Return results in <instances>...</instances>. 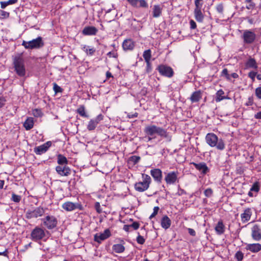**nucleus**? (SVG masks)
I'll return each mask as SVG.
<instances>
[{"label":"nucleus","instance_id":"55","mask_svg":"<svg viewBox=\"0 0 261 261\" xmlns=\"http://www.w3.org/2000/svg\"><path fill=\"white\" fill-rule=\"evenodd\" d=\"M202 0H195L194 4L195 8H201L203 5L202 3Z\"/></svg>","mask_w":261,"mask_h":261},{"label":"nucleus","instance_id":"42","mask_svg":"<svg viewBox=\"0 0 261 261\" xmlns=\"http://www.w3.org/2000/svg\"><path fill=\"white\" fill-rule=\"evenodd\" d=\"M141 160L139 156L133 155L129 158V161L132 162L134 165L137 164Z\"/></svg>","mask_w":261,"mask_h":261},{"label":"nucleus","instance_id":"52","mask_svg":"<svg viewBox=\"0 0 261 261\" xmlns=\"http://www.w3.org/2000/svg\"><path fill=\"white\" fill-rule=\"evenodd\" d=\"M204 195L207 197H211L213 194V190L211 188L206 189L204 192Z\"/></svg>","mask_w":261,"mask_h":261},{"label":"nucleus","instance_id":"32","mask_svg":"<svg viewBox=\"0 0 261 261\" xmlns=\"http://www.w3.org/2000/svg\"><path fill=\"white\" fill-rule=\"evenodd\" d=\"M229 98L224 95V92L223 90L220 89L216 94L215 101L218 102L223 99H227Z\"/></svg>","mask_w":261,"mask_h":261},{"label":"nucleus","instance_id":"49","mask_svg":"<svg viewBox=\"0 0 261 261\" xmlns=\"http://www.w3.org/2000/svg\"><path fill=\"white\" fill-rule=\"evenodd\" d=\"M53 89L56 93H60L63 91V89L56 83L54 84Z\"/></svg>","mask_w":261,"mask_h":261},{"label":"nucleus","instance_id":"7","mask_svg":"<svg viewBox=\"0 0 261 261\" xmlns=\"http://www.w3.org/2000/svg\"><path fill=\"white\" fill-rule=\"evenodd\" d=\"M165 176L164 180L167 185H174L178 182V176L179 172L177 170L165 173Z\"/></svg>","mask_w":261,"mask_h":261},{"label":"nucleus","instance_id":"58","mask_svg":"<svg viewBox=\"0 0 261 261\" xmlns=\"http://www.w3.org/2000/svg\"><path fill=\"white\" fill-rule=\"evenodd\" d=\"M6 102V99L4 97H0V109L5 106Z\"/></svg>","mask_w":261,"mask_h":261},{"label":"nucleus","instance_id":"62","mask_svg":"<svg viewBox=\"0 0 261 261\" xmlns=\"http://www.w3.org/2000/svg\"><path fill=\"white\" fill-rule=\"evenodd\" d=\"M253 103V99L252 97H249L248 101L246 102V105L247 106H252Z\"/></svg>","mask_w":261,"mask_h":261},{"label":"nucleus","instance_id":"1","mask_svg":"<svg viewBox=\"0 0 261 261\" xmlns=\"http://www.w3.org/2000/svg\"><path fill=\"white\" fill-rule=\"evenodd\" d=\"M144 132L146 135L148 136V141H150L152 139L150 136L152 137L155 134L158 135L162 138L166 139L168 142H170L172 139V136L167 132V129L155 125L146 126L144 129Z\"/></svg>","mask_w":261,"mask_h":261},{"label":"nucleus","instance_id":"5","mask_svg":"<svg viewBox=\"0 0 261 261\" xmlns=\"http://www.w3.org/2000/svg\"><path fill=\"white\" fill-rule=\"evenodd\" d=\"M44 42L41 37H38L29 41H23L22 45L26 49H38L44 46Z\"/></svg>","mask_w":261,"mask_h":261},{"label":"nucleus","instance_id":"21","mask_svg":"<svg viewBox=\"0 0 261 261\" xmlns=\"http://www.w3.org/2000/svg\"><path fill=\"white\" fill-rule=\"evenodd\" d=\"M44 213V210L42 207H37L32 212L27 214L28 218H37L38 217L42 216Z\"/></svg>","mask_w":261,"mask_h":261},{"label":"nucleus","instance_id":"20","mask_svg":"<svg viewBox=\"0 0 261 261\" xmlns=\"http://www.w3.org/2000/svg\"><path fill=\"white\" fill-rule=\"evenodd\" d=\"M252 215L251 208H247L244 210L243 213L241 214V219L243 223H246L250 220Z\"/></svg>","mask_w":261,"mask_h":261},{"label":"nucleus","instance_id":"48","mask_svg":"<svg viewBox=\"0 0 261 261\" xmlns=\"http://www.w3.org/2000/svg\"><path fill=\"white\" fill-rule=\"evenodd\" d=\"M160 210V207L159 206H155L153 208V212L151 214V215L149 216V219H152L154 218L158 213Z\"/></svg>","mask_w":261,"mask_h":261},{"label":"nucleus","instance_id":"38","mask_svg":"<svg viewBox=\"0 0 261 261\" xmlns=\"http://www.w3.org/2000/svg\"><path fill=\"white\" fill-rule=\"evenodd\" d=\"M76 112L82 117L86 118H88L89 117L85 112V108L83 105L80 106L77 109Z\"/></svg>","mask_w":261,"mask_h":261},{"label":"nucleus","instance_id":"31","mask_svg":"<svg viewBox=\"0 0 261 261\" xmlns=\"http://www.w3.org/2000/svg\"><path fill=\"white\" fill-rule=\"evenodd\" d=\"M34 124V119L32 117H28L23 123V126L26 130H30L32 129Z\"/></svg>","mask_w":261,"mask_h":261},{"label":"nucleus","instance_id":"2","mask_svg":"<svg viewBox=\"0 0 261 261\" xmlns=\"http://www.w3.org/2000/svg\"><path fill=\"white\" fill-rule=\"evenodd\" d=\"M206 143L212 147H216L218 150H223L225 148V144L222 138L219 139L214 133H208L205 136Z\"/></svg>","mask_w":261,"mask_h":261},{"label":"nucleus","instance_id":"9","mask_svg":"<svg viewBox=\"0 0 261 261\" xmlns=\"http://www.w3.org/2000/svg\"><path fill=\"white\" fill-rule=\"evenodd\" d=\"M44 225L48 229H52L55 228L58 223L56 218L53 216H47L42 219Z\"/></svg>","mask_w":261,"mask_h":261},{"label":"nucleus","instance_id":"60","mask_svg":"<svg viewBox=\"0 0 261 261\" xmlns=\"http://www.w3.org/2000/svg\"><path fill=\"white\" fill-rule=\"evenodd\" d=\"M190 24L191 29H195L197 27L196 23L193 20L190 21Z\"/></svg>","mask_w":261,"mask_h":261},{"label":"nucleus","instance_id":"10","mask_svg":"<svg viewBox=\"0 0 261 261\" xmlns=\"http://www.w3.org/2000/svg\"><path fill=\"white\" fill-rule=\"evenodd\" d=\"M103 119L102 114H99L95 118L91 119L87 125V128L89 131L94 130L99 122Z\"/></svg>","mask_w":261,"mask_h":261},{"label":"nucleus","instance_id":"64","mask_svg":"<svg viewBox=\"0 0 261 261\" xmlns=\"http://www.w3.org/2000/svg\"><path fill=\"white\" fill-rule=\"evenodd\" d=\"M254 118L257 119H261V111L255 114Z\"/></svg>","mask_w":261,"mask_h":261},{"label":"nucleus","instance_id":"8","mask_svg":"<svg viewBox=\"0 0 261 261\" xmlns=\"http://www.w3.org/2000/svg\"><path fill=\"white\" fill-rule=\"evenodd\" d=\"M45 236L44 229L38 226L36 227L31 232V239L34 241L42 240Z\"/></svg>","mask_w":261,"mask_h":261},{"label":"nucleus","instance_id":"26","mask_svg":"<svg viewBox=\"0 0 261 261\" xmlns=\"http://www.w3.org/2000/svg\"><path fill=\"white\" fill-rule=\"evenodd\" d=\"M221 76H224L225 79L228 81L231 80V77L233 79H238L239 75L237 73H232L231 74L228 73L227 69L224 68L221 72Z\"/></svg>","mask_w":261,"mask_h":261},{"label":"nucleus","instance_id":"35","mask_svg":"<svg viewBox=\"0 0 261 261\" xmlns=\"http://www.w3.org/2000/svg\"><path fill=\"white\" fill-rule=\"evenodd\" d=\"M112 249L116 253H121L124 251L125 247L123 244H116L113 245Z\"/></svg>","mask_w":261,"mask_h":261},{"label":"nucleus","instance_id":"13","mask_svg":"<svg viewBox=\"0 0 261 261\" xmlns=\"http://www.w3.org/2000/svg\"><path fill=\"white\" fill-rule=\"evenodd\" d=\"M251 237L255 241L261 240V229L259 225L255 224L251 228Z\"/></svg>","mask_w":261,"mask_h":261},{"label":"nucleus","instance_id":"14","mask_svg":"<svg viewBox=\"0 0 261 261\" xmlns=\"http://www.w3.org/2000/svg\"><path fill=\"white\" fill-rule=\"evenodd\" d=\"M52 142L51 141H47L43 144L34 148V152L37 154H41L45 153L48 148L51 146Z\"/></svg>","mask_w":261,"mask_h":261},{"label":"nucleus","instance_id":"28","mask_svg":"<svg viewBox=\"0 0 261 261\" xmlns=\"http://www.w3.org/2000/svg\"><path fill=\"white\" fill-rule=\"evenodd\" d=\"M202 98V93L201 92V91L200 90H197V91H196L195 92H194L190 98V99L191 100V101L193 103V102H197L198 101H199L201 98Z\"/></svg>","mask_w":261,"mask_h":261},{"label":"nucleus","instance_id":"34","mask_svg":"<svg viewBox=\"0 0 261 261\" xmlns=\"http://www.w3.org/2000/svg\"><path fill=\"white\" fill-rule=\"evenodd\" d=\"M162 8L159 5H154L152 10V16L156 18L160 16L162 14Z\"/></svg>","mask_w":261,"mask_h":261},{"label":"nucleus","instance_id":"11","mask_svg":"<svg viewBox=\"0 0 261 261\" xmlns=\"http://www.w3.org/2000/svg\"><path fill=\"white\" fill-rule=\"evenodd\" d=\"M111 231L109 228H108L105 229L102 233H96L94 236V240L98 244H100L102 241L108 239L111 237Z\"/></svg>","mask_w":261,"mask_h":261},{"label":"nucleus","instance_id":"22","mask_svg":"<svg viewBox=\"0 0 261 261\" xmlns=\"http://www.w3.org/2000/svg\"><path fill=\"white\" fill-rule=\"evenodd\" d=\"M245 248L252 253H257L261 250V244L259 243L247 244Z\"/></svg>","mask_w":261,"mask_h":261},{"label":"nucleus","instance_id":"24","mask_svg":"<svg viewBox=\"0 0 261 261\" xmlns=\"http://www.w3.org/2000/svg\"><path fill=\"white\" fill-rule=\"evenodd\" d=\"M78 204L68 201L62 204V208L66 211H72L78 208Z\"/></svg>","mask_w":261,"mask_h":261},{"label":"nucleus","instance_id":"46","mask_svg":"<svg viewBox=\"0 0 261 261\" xmlns=\"http://www.w3.org/2000/svg\"><path fill=\"white\" fill-rule=\"evenodd\" d=\"M9 16V13L4 10H0V18L5 19Z\"/></svg>","mask_w":261,"mask_h":261},{"label":"nucleus","instance_id":"12","mask_svg":"<svg viewBox=\"0 0 261 261\" xmlns=\"http://www.w3.org/2000/svg\"><path fill=\"white\" fill-rule=\"evenodd\" d=\"M57 173L62 176H67L71 174V170L67 165L57 166L56 167Z\"/></svg>","mask_w":261,"mask_h":261},{"label":"nucleus","instance_id":"16","mask_svg":"<svg viewBox=\"0 0 261 261\" xmlns=\"http://www.w3.org/2000/svg\"><path fill=\"white\" fill-rule=\"evenodd\" d=\"M127 2L133 7L139 8H146L148 5L145 0H126Z\"/></svg>","mask_w":261,"mask_h":261},{"label":"nucleus","instance_id":"29","mask_svg":"<svg viewBox=\"0 0 261 261\" xmlns=\"http://www.w3.org/2000/svg\"><path fill=\"white\" fill-rule=\"evenodd\" d=\"M194 16L195 19L199 22H202L204 19V15L201 12V8H195Z\"/></svg>","mask_w":261,"mask_h":261},{"label":"nucleus","instance_id":"57","mask_svg":"<svg viewBox=\"0 0 261 261\" xmlns=\"http://www.w3.org/2000/svg\"><path fill=\"white\" fill-rule=\"evenodd\" d=\"M130 226L134 230H137L139 228L140 224L138 222H134Z\"/></svg>","mask_w":261,"mask_h":261},{"label":"nucleus","instance_id":"63","mask_svg":"<svg viewBox=\"0 0 261 261\" xmlns=\"http://www.w3.org/2000/svg\"><path fill=\"white\" fill-rule=\"evenodd\" d=\"M130 225H124L123 226V230H124L126 232H128L129 231L130 228Z\"/></svg>","mask_w":261,"mask_h":261},{"label":"nucleus","instance_id":"56","mask_svg":"<svg viewBox=\"0 0 261 261\" xmlns=\"http://www.w3.org/2000/svg\"><path fill=\"white\" fill-rule=\"evenodd\" d=\"M217 11L220 13H222L223 12V5L222 4H220L218 5L216 7Z\"/></svg>","mask_w":261,"mask_h":261},{"label":"nucleus","instance_id":"6","mask_svg":"<svg viewBox=\"0 0 261 261\" xmlns=\"http://www.w3.org/2000/svg\"><path fill=\"white\" fill-rule=\"evenodd\" d=\"M156 70L160 75L168 78H171L174 74L173 69L166 64L159 65L157 67Z\"/></svg>","mask_w":261,"mask_h":261},{"label":"nucleus","instance_id":"18","mask_svg":"<svg viewBox=\"0 0 261 261\" xmlns=\"http://www.w3.org/2000/svg\"><path fill=\"white\" fill-rule=\"evenodd\" d=\"M193 165L195 168L198 171L201 172L203 174H205L209 171V169L207 167L206 164L204 162H201L199 163H196L192 162L191 163Z\"/></svg>","mask_w":261,"mask_h":261},{"label":"nucleus","instance_id":"17","mask_svg":"<svg viewBox=\"0 0 261 261\" xmlns=\"http://www.w3.org/2000/svg\"><path fill=\"white\" fill-rule=\"evenodd\" d=\"M122 46L124 51H131L135 46V42L132 39H126L123 41Z\"/></svg>","mask_w":261,"mask_h":261},{"label":"nucleus","instance_id":"45","mask_svg":"<svg viewBox=\"0 0 261 261\" xmlns=\"http://www.w3.org/2000/svg\"><path fill=\"white\" fill-rule=\"evenodd\" d=\"M146 64V72L149 73L152 71V65L150 61L145 62Z\"/></svg>","mask_w":261,"mask_h":261},{"label":"nucleus","instance_id":"59","mask_svg":"<svg viewBox=\"0 0 261 261\" xmlns=\"http://www.w3.org/2000/svg\"><path fill=\"white\" fill-rule=\"evenodd\" d=\"M249 4L248 5L246 6V9L250 10V9H253L255 7V4L254 3H247Z\"/></svg>","mask_w":261,"mask_h":261},{"label":"nucleus","instance_id":"19","mask_svg":"<svg viewBox=\"0 0 261 261\" xmlns=\"http://www.w3.org/2000/svg\"><path fill=\"white\" fill-rule=\"evenodd\" d=\"M260 184L259 182L256 181L255 182L252 186L251 188L250 189L248 193V195L250 197H255L257 196L258 192L260 190Z\"/></svg>","mask_w":261,"mask_h":261},{"label":"nucleus","instance_id":"15","mask_svg":"<svg viewBox=\"0 0 261 261\" xmlns=\"http://www.w3.org/2000/svg\"><path fill=\"white\" fill-rule=\"evenodd\" d=\"M150 175L153 178L155 181L161 183L163 178L162 171L161 169L155 168L150 170Z\"/></svg>","mask_w":261,"mask_h":261},{"label":"nucleus","instance_id":"40","mask_svg":"<svg viewBox=\"0 0 261 261\" xmlns=\"http://www.w3.org/2000/svg\"><path fill=\"white\" fill-rule=\"evenodd\" d=\"M16 2V0H9L6 2H1V5L2 9L5 8L7 6L11 4H15Z\"/></svg>","mask_w":261,"mask_h":261},{"label":"nucleus","instance_id":"44","mask_svg":"<svg viewBox=\"0 0 261 261\" xmlns=\"http://www.w3.org/2000/svg\"><path fill=\"white\" fill-rule=\"evenodd\" d=\"M244 168L241 165H237L236 170V173L238 174L241 175L244 172Z\"/></svg>","mask_w":261,"mask_h":261},{"label":"nucleus","instance_id":"39","mask_svg":"<svg viewBox=\"0 0 261 261\" xmlns=\"http://www.w3.org/2000/svg\"><path fill=\"white\" fill-rule=\"evenodd\" d=\"M143 57L145 62L150 61L151 58V51L150 49L145 50L143 54Z\"/></svg>","mask_w":261,"mask_h":261},{"label":"nucleus","instance_id":"47","mask_svg":"<svg viewBox=\"0 0 261 261\" xmlns=\"http://www.w3.org/2000/svg\"><path fill=\"white\" fill-rule=\"evenodd\" d=\"M248 76L251 79L252 82H254L255 76H257V72L251 71L248 73Z\"/></svg>","mask_w":261,"mask_h":261},{"label":"nucleus","instance_id":"53","mask_svg":"<svg viewBox=\"0 0 261 261\" xmlns=\"http://www.w3.org/2000/svg\"><path fill=\"white\" fill-rule=\"evenodd\" d=\"M255 94L258 99H261V87L256 88Z\"/></svg>","mask_w":261,"mask_h":261},{"label":"nucleus","instance_id":"25","mask_svg":"<svg viewBox=\"0 0 261 261\" xmlns=\"http://www.w3.org/2000/svg\"><path fill=\"white\" fill-rule=\"evenodd\" d=\"M215 230L218 235L223 234L225 230V226L223 224L222 220H219L216 224Z\"/></svg>","mask_w":261,"mask_h":261},{"label":"nucleus","instance_id":"37","mask_svg":"<svg viewBox=\"0 0 261 261\" xmlns=\"http://www.w3.org/2000/svg\"><path fill=\"white\" fill-rule=\"evenodd\" d=\"M82 49L88 56L93 55L96 51V49L94 47H90V46L86 45H83Z\"/></svg>","mask_w":261,"mask_h":261},{"label":"nucleus","instance_id":"33","mask_svg":"<svg viewBox=\"0 0 261 261\" xmlns=\"http://www.w3.org/2000/svg\"><path fill=\"white\" fill-rule=\"evenodd\" d=\"M57 163L58 166L67 165L68 161L67 159L63 154H58L57 155Z\"/></svg>","mask_w":261,"mask_h":261},{"label":"nucleus","instance_id":"23","mask_svg":"<svg viewBox=\"0 0 261 261\" xmlns=\"http://www.w3.org/2000/svg\"><path fill=\"white\" fill-rule=\"evenodd\" d=\"M98 30L93 26L86 27L82 31V33L84 35H95L97 33Z\"/></svg>","mask_w":261,"mask_h":261},{"label":"nucleus","instance_id":"30","mask_svg":"<svg viewBox=\"0 0 261 261\" xmlns=\"http://www.w3.org/2000/svg\"><path fill=\"white\" fill-rule=\"evenodd\" d=\"M246 66L247 68L256 69L258 67L257 64L254 58L250 57L246 62Z\"/></svg>","mask_w":261,"mask_h":261},{"label":"nucleus","instance_id":"3","mask_svg":"<svg viewBox=\"0 0 261 261\" xmlns=\"http://www.w3.org/2000/svg\"><path fill=\"white\" fill-rule=\"evenodd\" d=\"M142 181L136 182L135 184V189L139 192H142L147 190L149 187L151 182V178L147 174H142Z\"/></svg>","mask_w":261,"mask_h":261},{"label":"nucleus","instance_id":"41","mask_svg":"<svg viewBox=\"0 0 261 261\" xmlns=\"http://www.w3.org/2000/svg\"><path fill=\"white\" fill-rule=\"evenodd\" d=\"M234 258L237 261H242L244 258V253L241 251H238L234 255Z\"/></svg>","mask_w":261,"mask_h":261},{"label":"nucleus","instance_id":"54","mask_svg":"<svg viewBox=\"0 0 261 261\" xmlns=\"http://www.w3.org/2000/svg\"><path fill=\"white\" fill-rule=\"evenodd\" d=\"M107 56L109 58H117L118 55L117 52L116 51H110L107 54Z\"/></svg>","mask_w":261,"mask_h":261},{"label":"nucleus","instance_id":"4","mask_svg":"<svg viewBox=\"0 0 261 261\" xmlns=\"http://www.w3.org/2000/svg\"><path fill=\"white\" fill-rule=\"evenodd\" d=\"M242 33L241 38L244 44H253L256 39V35L251 30H244L241 31Z\"/></svg>","mask_w":261,"mask_h":261},{"label":"nucleus","instance_id":"36","mask_svg":"<svg viewBox=\"0 0 261 261\" xmlns=\"http://www.w3.org/2000/svg\"><path fill=\"white\" fill-rule=\"evenodd\" d=\"M25 74V70L23 65H21L19 59L17 58V75L23 76Z\"/></svg>","mask_w":261,"mask_h":261},{"label":"nucleus","instance_id":"50","mask_svg":"<svg viewBox=\"0 0 261 261\" xmlns=\"http://www.w3.org/2000/svg\"><path fill=\"white\" fill-rule=\"evenodd\" d=\"M136 240L137 243L141 245L143 244L145 242V240L144 239L143 237L140 234L137 237Z\"/></svg>","mask_w":261,"mask_h":261},{"label":"nucleus","instance_id":"61","mask_svg":"<svg viewBox=\"0 0 261 261\" xmlns=\"http://www.w3.org/2000/svg\"><path fill=\"white\" fill-rule=\"evenodd\" d=\"M188 232H189V233L191 236H193V237H194V236H196V232H195V231L193 229H192V228H189L188 229Z\"/></svg>","mask_w":261,"mask_h":261},{"label":"nucleus","instance_id":"43","mask_svg":"<svg viewBox=\"0 0 261 261\" xmlns=\"http://www.w3.org/2000/svg\"><path fill=\"white\" fill-rule=\"evenodd\" d=\"M33 115L36 117H40L43 115V113L40 109H36L33 110Z\"/></svg>","mask_w":261,"mask_h":261},{"label":"nucleus","instance_id":"27","mask_svg":"<svg viewBox=\"0 0 261 261\" xmlns=\"http://www.w3.org/2000/svg\"><path fill=\"white\" fill-rule=\"evenodd\" d=\"M171 224V221L170 218L167 215L164 216L161 221V225L162 227L163 228L167 229L170 227Z\"/></svg>","mask_w":261,"mask_h":261},{"label":"nucleus","instance_id":"51","mask_svg":"<svg viewBox=\"0 0 261 261\" xmlns=\"http://www.w3.org/2000/svg\"><path fill=\"white\" fill-rule=\"evenodd\" d=\"M94 207L97 213L100 214L102 212V210L101 208L100 203L98 202H96L95 203Z\"/></svg>","mask_w":261,"mask_h":261}]
</instances>
